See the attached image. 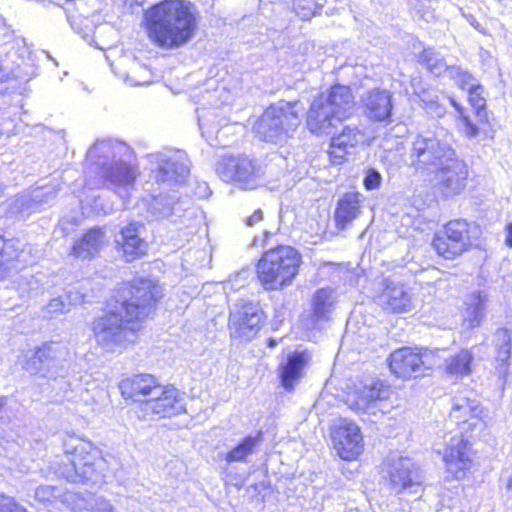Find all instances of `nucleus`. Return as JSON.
Wrapping results in <instances>:
<instances>
[{"label":"nucleus","instance_id":"obj_1","mask_svg":"<svg viewBox=\"0 0 512 512\" xmlns=\"http://www.w3.org/2000/svg\"><path fill=\"white\" fill-rule=\"evenodd\" d=\"M161 296V287L151 279L123 283L116 290L113 308L93 322L96 343L106 352H115L134 342L137 322L154 311Z\"/></svg>","mask_w":512,"mask_h":512},{"label":"nucleus","instance_id":"obj_2","mask_svg":"<svg viewBox=\"0 0 512 512\" xmlns=\"http://www.w3.org/2000/svg\"><path fill=\"white\" fill-rule=\"evenodd\" d=\"M149 37L159 47L176 49L189 42L196 31L198 10L190 1L165 0L146 13Z\"/></svg>","mask_w":512,"mask_h":512},{"label":"nucleus","instance_id":"obj_3","mask_svg":"<svg viewBox=\"0 0 512 512\" xmlns=\"http://www.w3.org/2000/svg\"><path fill=\"white\" fill-rule=\"evenodd\" d=\"M129 154L128 146L110 139L97 141L87 152V161L95 166L104 185L121 197V191L131 188L138 176L137 168L124 159Z\"/></svg>","mask_w":512,"mask_h":512},{"label":"nucleus","instance_id":"obj_4","mask_svg":"<svg viewBox=\"0 0 512 512\" xmlns=\"http://www.w3.org/2000/svg\"><path fill=\"white\" fill-rule=\"evenodd\" d=\"M63 450L69 463L58 473L69 482L87 485L101 484L108 470L107 460L90 441L75 434H67L62 440Z\"/></svg>","mask_w":512,"mask_h":512},{"label":"nucleus","instance_id":"obj_5","mask_svg":"<svg viewBox=\"0 0 512 512\" xmlns=\"http://www.w3.org/2000/svg\"><path fill=\"white\" fill-rule=\"evenodd\" d=\"M301 254L291 246H277L266 251L257 264V277L267 291L290 285L298 274Z\"/></svg>","mask_w":512,"mask_h":512},{"label":"nucleus","instance_id":"obj_6","mask_svg":"<svg viewBox=\"0 0 512 512\" xmlns=\"http://www.w3.org/2000/svg\"><path fill=\"white\" fill-rule=\"evenodd\" d=\"M296 102L281 101L268 107L254 125L261 140L278 143L290 137L300 123Z\"/></svg>","mask_w":512,"mask_h":512},{"label":"nucleus","instance_id":"obj_7","mask_svg":"<svg viewBox=\"0 0 512 512\" xmlns=\"http://www.w3.org/2000/svg\"><path fill=\"white\" fill-rule=\"evenodd\" d=\"M454 156H456V152L452 146L431 131L419 133L409 149L411 166L416 171L428 174L439 170Z\"/></svg>","mask_w":512,"mask_h":512},{"label":"nucleus","instance_id":"obj_8","mask_svg":"<svg viewBox=\"0 0 512 512\" xmlns=\"http://www.w3.org/2000/svg\"><path fill=\"white\" fill-rule=\"evenodd\" d=\"M147 159L151 165V175L158 189L180 187L190 174V160L186 152L165 148L150 153Z\"/></svg>","mask_w":512,"mask_h":512},{"label":"nucleus","instance_id":"obj_9","mask_svg":"<svg viewBox=\"0 0 512 512\" xmlns=\"http://www.w3.org/2000/svg\"><path fill=\"white\" fill-rule=\"evenodd\" d=\"M215 171L223 181L232 182L243 190L255 189L265 174L261 163L246 155L221 157Z\"/></svg>","mask_w":512,"mask_h":512},{"label":"nucleus","instance_id":"obj_10","mask_svg":"<svg viewBox=\"0 0 512 512\" xmlns=\"http://www.w3.org/2000/svg\"><path fill=\"white\" fill-rule=\"evenodd\" d=\"M382 474L384 485L396 494H417L424 481L420 468L412 459L395 454L385 459Z\"/></svg>","mask_w":512,"mask_h":512},{"label":"nucleus","instance_id":"obj_11","mask_svg":"<svg viewBox=\"0 0 512 512\" xmlns=\"http://www.w3.org/2000/svg\"><path fill=\"white\" fill-rule=\"evenodd\" d=\"M439 363L436 353L426 348L402 347L391 353L389 368L399 378L424 376Z\"/></svg>","mask_w":512,"mask_h":512},{"label":"nucleus","instance_id":"obj_12","mask_svg":"<svg viewBox=\"0 0 512 512\" xmlns=\"http://www.w3.org/2000/svg\"><path fill=\"white\" fill-rule=\"evenodd\" d=\"M478 227L464 219L448 222L443 234H436L432 246L439 256L445 259H454L467 251L471 246V239L476 236Z\"/></svg>","mask_w":512,"mask_h":512},{"label":"nucleus","instance_id":"obj_13","mask_svg":"<svg viewBox=\"0 0 512 512\" xmlns=\"http://www.w3.org/2000/svg\"><path fill=\"white\" fill-rule=\"evenodd\" d=\"M70 351L63 342H46L38 347L33 357L28 359L25 369L31 373L46 372V376L56 379L64 377Z\"/></svg>","mask_w":512,"mask_h":512},{"label":"nucleus","instance_id":"obj_14","mask_svg":"<svg viewBox=\"0 0 512 512\" xmlns=\"http://www.w3.org/2000/svg\"><path fill=\"white\" fill-rule=\"evenodd\" d=\"M192 205L188 196H182L177 189H159V193L153 194L147 207L148 216L153 220L172 219L183 216Z\"/></svg>","mask_w":512,"mask_h":512},{"label":"nucleus","instance_id":"obj_15","mask_svg":"<svg viewBox=\"0 0 512 512\" xmlns=\"http://www.w3.org/2000/svg\"><path fill=\"white\" fill-rule=\"evenodd\" d=\"M262 322L263 313L257 305L253 303L243 304L230 313V335L239 341L248 342L257 335Z\"/></svg>","mask_w":512,"mask_h":512},{"label":"nucleus","instance_id":"obj_16","mask_svg":"<svg viewBox=\"0 0 512 512\" xmlns=\"http://www.w3.org/2000/svg\"><path fill=\"white\" fill-rule=\"evenodd\" d=\"M432 174H436V186L439 192L444 197H452L464 190L469 172L465 162L456 155Z\"/></svg>","mask_w":512,"mask_h":512},{"label":"nucleus","instance_id":"obj_17","mask_svg":"<svg viewBox=\"0 0 512 512\" xmlns=\"http://www.w3.org/2000/svg\"><path fill=\"white\" fill-rule=\"evenodd\" d=\"M363 115L371 122L385 126L393 122V94L385 89L374 88L361 96Z\"/></svg>","mask_w":512,"mask_h":512},{"label":"nucleus","instance_id":"obj_18","mask_svg":"<svg viewBox=\"0 0 512 512\" xmlns=\"http://www.w3.org/2000/svg\"><path fill=\"white\" fill-rule=\"evenodd\" d=\"M333 447L344 460L356 459L363 449V438L359 427L347 420L341 421L331 435Z\"/></svg>","mask_w":512,"mask_h":512},{"label":"nucleus","instance_id":"obj_19","mask_svg":"<svg viewBox=\"0 0 512 512\" xmlns=\"http://www.w3.org/2000/svg\"><path fill=\"white\" fill-rule=\"evenodd\" d=\"M144 234V224L138 221H132L122 227L115 236V242L117 246L121 248L127 262H132L146 253L148 244Z\"/></svg>","mask_w":512,"mask_h":512},{"label":"nucleus","instance_id":"obj_20","mask_svg":"<svg viewBox=\"0 0 512 512\" xmlns=\"http://www.w3.org/2000/svg\"><path fill=\"white\" fill-rule=\"evenodd\" d=\"M119 389L124 398L142 403L143 408L150 398L162 393L161 384L151 374H138L123 379L119 383Z\"/></svg>","mask_w":512,"mask_h":512},{"label":"nucleus","instance_id":"obj_21","mask_svg":"<svg viewBox=\"0 0 512 512\" xmlns=\"http://www.w3.org/2000/svg\"><path fill=\"white\" fill-rule=\"evenodd\" d=\"M345 118L331 108L326 100L314 98L307 112L306 124L309 131L316 135L330 134L337 123Z\"/></svg>","mask_w":512,"mask_h":512},{"label":"nucleus","instance_id":"obj_22","mask_svg":"<svg viewBox=\"0 0 512 512\" xmlns=\"http://www.w3.org/2000/svg\"><path fill=\"white\" fill-rule=\"evenodd\" d=\"M161 394L150 398L146 402L145 412L170 417L185 412V393L174 386L161 385Z\"/></svg>","mask_w":512,"mask_h":512},{"label":"nucleus","instance_id":"obj_23","mask_svg":"<svg viewBox=\"0 0 512 512\" xmlns=\"http://www.w3.org/2000/svg\"><path fill=\"white\" fill-rule=\"evenodd\" d=\"M482 409L476 399L458 395L451 399L449 418L459 426L461 433L474 430L480 422Z\"/></svg>","mask_w":512,"mask_h":512},{"label":"nucleus","instance_id":"obj_24","mask_svg":"<svg viewBox=\"0 0 512 512\" xmlns=\"http://www.w3.org/2000/svg\"><path fill=\"white\" fill-rule=\"evenodd\" d=\"M443 460L448 471L456 478H460L469 467L471 461L469 442L464 438L463 433L460 432L459 435L450 438L443 452Z\"/></svg>","mask_w":512,"mask_h":512},{"label":"nucleus","instance_id":"obj_25","mask_svg":"<svg viewBox=\"0 0 512 512\" xmlns=\"http://www.w3.org/2000/svg\"><path fill=\"white\" fill-rule=\"evenodd\" d=\"M389 393V386L380 380H372L370 384H365L356 391L351 408L357 412H370L374 408L376 401L388 398Z\"/></svg>","mask_w":512,"mask_h":512},{"label":"nucleus","instance_id":"obj_26","mask_svg":"<svg viewBox=\"0 0 512 512\" xmlns=\"http://www.w3.org/2000/svg\"><path fill=\"white\" fill-rule=\"evenodd\" d=\"M106 243V233L100 227L89 229L83 236L74 242L71 254L77 258L92 259L102 250Z\"/></svg>","mask_w":512,"mask_h":512},{"label":"nucleus","instance_id":"obj_27","mask_svg":"<svg viewBox=\"0 0 512 512\" xmlns=\"http://www.w3.org/2000/svg\"><path fill=\"white\" fill-rule=\"evenodd\" d=\"M361 198L359 193L349 192L338 200L334 212V220L338 229H347L359 217L362 209Z\"/></svg>","mask_w":512,"mask_h":512},{"label":"nucleus","instance_id":"obj_28","mask_svg":"<svg viewBox=\"0 0 512 512\" xmlns=\"http://www.w3.org/2000/svg\"><path fill=\"white\" fill-rule=\"evenodd\" d=\"M308 362V355L305 351H296L287 356L279 365V377L282 386L286 390H291L303 376V370Z\"/></svg>","mask_w":512,"mask_h":512},{"label":"nucleus","instance_id":"obj_29","mask_svg":"<svg viewBox=\"0 0 512 512\" xmlns=\"http://www.w3.org/2000/svg\"><path fill=\"white\" fill-rule=\"evenodd\" d=\"M326 100L327 104L345 119L348 118L354 109L355 101L349 86L337 84L332 86L326 93L318 96Z\"/></svg>","mask_w":512,"mask_h":512},{"label":"nucleus","instance_id":"obj_30","mask_svg":"<svg viewBox=\"0 0 512 512\" xmlns=\"http://www.w3.org/2000/svg\"><path fill=\"white\" fill-rule=\"evenodd\" d=\"M378 303L393 312H407L410 310L411 297L403 285L389 282L378 296Z\"/></svg>","mask_w":512,"mask_h":512},{"label":"nucleus","instance_id":"obj_31","mask_svg":"<svg viewBox=\"0 0 512 512\" xmlns=\"http://www.w3.org/2000/svg\"><path fill=\"white\" fill-rule=\"evenodd\" d=\"M334 294L329 288L317 290L312 297V313L310 316L311 328L321 329L328 321L329 313L333 308Z\"/></svg>","mask_w":512,"mask_h":512},{"label":"nucleus","instance_id":"obj_32","mask_svg":"<svg viewBox=\"0 0 512 512\" xmlns=\"http://www.w3.org/2000/svg\"><path fill=\"white\" fill-rule=\"evenodd\" d=\"M263 441L264 434L261 430L254 434H248L226 453L225 461L229 464L234 462L248 463L249 457L257 453Z\"/></svg>","mask_w":512,"mask_h":512},{"label":"nucleus","instance_id":"obj_33","mask_svg":"<svg viewBox=\"0 0 512 512\" xmlns=\"http://www.w3.org/2000/svg\"><path fill=\"white\" fill-rule=\"evenodd\" d=\"M85 295L75 288H69L65 294L50 300L45 307V313L49 317H56L59 314L67 313L71 307L84 302Z\"/></svg>","mask_w":512,"mask_h":512},{"label":"nucleus","instance_id":"obj_34","mask_svg":"<svg viewBox=\"0 0 512 512\" xmlns=\"http://www.w3.org/2000/svg\"><path fill=\"white\" fill-rule=\"evenodd\" d=\"M25 256V250L18 251L11 241L6 242L0 236V279L4 278L10 269L20 268L19 264L26 262Z\"/></svg>","mask_w":512,"mask_h":512},{"label":"nucleus","instance_id":"obj_35","mask_svg":"<svg viewBox=\"0 0 512 512\" xmlns=\"http://www.w3.org/2000/svg\"><path fill=\"white\" fill-rule=\"evenodd\" d=\"M487 302L488 295L484 292L477 291L469 295L466 302L467 309L465 320L469 323L470 327H477L481 324Z\"/></svg>","mask_w":512,"mask_h":512},{"label":"nucleus","instance_id":"obj_36","mask_svg":"<svg viewBox=\"0 0 512 512\" xmlns=\"http://www.w3.org/2000/svg\"><path fill=\"white\" fill-rule=\"evenodd\" d=\"M474 355L471 351L463 349L446 359V372L456 378L467 376L471 372Z\"/></svg>","mask_w":512,"mask_h":512},{"label":"nucleus","instance_id":"obj_37","mask_svg":"<svg viewBox=\"0 0 512 512\" xmlns=\"http://www.w3.org/2000/svg\"><path fill=\"white\" fill-rule=\"evenodd\" d=\"M419 63L435 76H440L447 71L448 67L443 56L434 48H425L419 55Z\"/></svg>","mask_w":512,"mask_h":512},{"label":"nucleus","instance_id":"obj_38","mask_svg":"<svg viewBox=\"0 0 512 512\" xmlns=\"http://www.w3.org/2000/svg\"><path fill=\"white\" fill-rule=\"evenodd\" d=\"M364 137L365 134L359 125L346 124L343 126L341 132L334 135L332 138H334L339 145L354 149L364 141Z\"/></svg>","mask_w":512,"mask_h":512},{"label":"nucleus","instance_id":"obj_39","mask_svg":"<svg viewBox=\"0 0 512 512\" xmlns=\"http://www.w3.org/2000/svg\"><path fill=\"white\" fill-rule=\"evenodd\" d=\"M79 512H114L112 505L102 497L89 495L79 499L77 504Z\"/></svg>","mask_w":512,"mask_h":512},{"label":"nucleus","instance_id":"obj_40","mask_svg":"<svg viewBox=\"0 0 512 512\" xmlns=\"http://www.w3.org/2000/svg\"><path fill=\"white\" fill-rule=\"evenodd\" d=\"M57 192L58 190L56 185L48 184L32 189L29 192V195L31 197V201H33V204L37 210L40 205L48 204L52 200H54L57 195Z\"/></svg>","mask_w":512,"mask_h":512},{"label":"nucleus","instance_id":"obj_41","mask_svg":"<svg viewBox=\"0 0 512 512\" xmlns=\"http://www.w3.org/2000/svg\"><path fill=\"white\" fill-rule=\"evenodd\" d=\"M466 90L469 92V102L476 110L477 116L481 121H487L486 100L482 96L483 87L475 83V86H471V89Z\"/></svg>","mask_w":512,"mask_h":512},{"label":"nucleus","instance_id":"obj_42","mask_svg":"<svg viewBox=\"0 0 512 512\" xmlns=\"http://www.w3.org/2000/svg\"><path fill=\"white\" fill-rule=\"evenodd\" d=\"M34 211H36V208L33 201H31L29 192L18 195L11 201L8 207V212L11 215H28Z\"/></svg>","mask_w":512,"mask_h":512},{"label":"nucleus","instance_id":"obj_43","mask_svg":"<svg viewBox=\"0 0 512 512\" xmlns=\"http://www.w3.org/2000/svg\"><path fill=\"white\" fill-rule=\"evenodd\" d=\"M323 4L317 0H293L295 13L303 20H308L319 13Z\"/></svg>","mask_w":512,"mask_h":512},{"label":"nucleus","instance_id":"obj_44","mask_svg":"<svg viewBox=\"0 0 512 512\" xmlns=\"http://www.w3.org/2000/svg\"><path fill=\"white\" fill-rule=\"evenodd\" d=\"M446 73L463 90L471 89V86H475L476 80L474 76L460 66H449Z\"/></svg>","mask_w":512,"mask_h":512},{"label":"nucleus","instance_id":"obj_45","mask_svg":"<svg viewBox=\"0 0 512 512\" xmlns=\"http://www.w3.org/2000/svg\"><path fill=\"white\" fill-rule=\"evenodd\" d=\"M350 148L344 145H339L334 138L331 139L330 149L328 151L329 158L333 164H341L346 155L350 153Z\"/></svg>","mask_w":512,"mask_h":512},{"label":"nucleus","instance_id":"obj_46","mask_svg":"<svg viewBox=\"0 0 512 512\" xmlns=\"http://www.w3.org/2000/svg\"><path fill=\"white\" fill-rule=\"evenodd\" d=\"M497 356L496 361L498 365L496 369L501 377H505L507 375L508 370V361L511 355V348H496Z\"/></svg>","mask_w":512,"mask_h":512},{"label":"nucleus","instance_id":"obj_47","mask_svg":"<svg viewBox=\"0 0 512 512\" xmlns=\"http://www.w3.org/2000/svg\"><path fill=\"white\" fill-rule=\"evenodd\" d=\"M381 182H382V176L377 169H375V168L367 169L364 179H363L364 187L367 190H374V189L379 188L381 185Z\"/></svg>","mask_w":512,"mask_h":512},{"label":"nucleus","instance_id":"obj_48","mask_svg":"<svg viewBox=\"0 0 512 512\" xmlns=\"http://www.w3.org/2000/svg\"><path fill=\"white\" fill-rule=\"evenodd\" d=\"M0 512H27L14 498L0 494Z\"/></svg>","mask_w":512,"mask_h":512},{"label":"nucleus","instance_id":"obj_49","mask_svg":"<svg viewBox=\"0 0 512 512\" xmlns=\"http://www.w3.org/2000/svg\"><path fill=\"white\" fill-rule=\"evenodd\" d=\"M496 348H511L512 331L507 328H499L495 333Z\"/></svg>","mask_w":512,"mask_h":512},{"label":"nucleus","instance_id":"obj_50","mask_svg":"<svg viewBox=\"0 0 512 512\" xmlns=\"http://www.w3.org/2000/svg\"><path fill=\"white\" fill-rule=\"evenodd\" d=\"M57 489L54 486L42 485L35 490V498L39 502H51L55 497Z\"/></svg>","mask_w":512,"mask_h":512},{"label":"nucleus","instance_id":"obj_51","mask_svg":"<svg viewBox=\"0 0 512 512\" xmlns=\"http://www.w3.org/2000/svg\"><path fill=\"white\" fill-rule=\"evenodd\" d=\"M463 131L466 136L471 138L479 134V128L468 117H463Z\"/></svg>","mask_w":512,"mask_h":512},{"label":"nucleus","instance_id":"obj_52","mask_svg":"<svg viewBox=\"0 0 512 512\" xmlns=\"http://www.w3.org/2000/svg\"><path fill=\"white\" fill-rule=\"evenodd\" d=\"M263 219V212L261 209H257L254 213L246 219V225L249 227L254 226L256 223Z\"/></svg>","mask_w":512,"mask_h":512},{"label":"nucleus","instance_id":"obj_53","mask_svg":"<svg viewBox=\"0 0 512 512\" xmlns=\"http://www.w3.org/2000/svg\"><path fill=\"white\" fill-rule=\"evenodd\" d=\"M506 232H507V235H506L505 243L508 247L512 248V222L506 226Z\"/></svg>","mask_w":512,"mask_h":512},{"label":"nucleus","instance_id":"obj_54","mask_svg":"<svg viewBox=\"0 0 512 512\" xmlns=\"http://www.w3.org/2000/svg\"><path fill=\"white\" fill-rule=\"evenodd\" d=\"M11 78V73L4 70L2 66H0V83H4Z\"/></svg>","mask_w":512,"mask_h":512},{"label":"nucleus","instance_id":"obj_55","mask_svg":"<svg viewBox=\"0 0 512 512\" xmlns=\"http://www.w3.org/2000/svg\"><path fill=\"white\" fill-rule=\"evenodd\" d=\"M449 100L457 111L462 112V107L454 100V98H449Z\"/></svg>","mask_w":512,"mask_h":512},{"label":"nucleus","instance_id":"obj_56","mask_svg":"<svg viewBox=\"0 0 512 512\" xmlns=\"http://www.w3.org/2000/svg\"><path fill=\"white\" fill-rule=\"evenodd\" d=\"M276 344H277V341H276L275 339L270 338V339L268 340V345H269L270 347H275V346H276Z\"/></svg>","mask_w":512,"mask_h":512},{"label":"nucleus","instance_id":"obj_57","mask_svg":"<svg viewBox=\"0 0 512 512\" xmlns=\"http://www.w3.org/2000/svg\"><path fill=\"white\" fill-rule=\"evenodd\" d=\"M6 403V398L5 397H0V408H2Z\"/></svg>","mask_w":512,"mask_h":512},{"label":"nucleus","instance_id":"obj_58","mask_svg":"<svg viewBox=\"0 0 512 512\" xmlns=\"http://www.w3.org/2000/svg\"><path fill=\"white\" fill-rule=\"evenodd\" d=\"M507 485L509 489H512V475L508 478Z\"/></svg>","mask_w":512,"mask_h":512},{"label":"nucleus","instance_id":"obj_59","mask_svg":"<svg viewBox=\"0 0 512 512\" xmlns=\"http://www.w3.org/2000/svg\"><path fill=\"white\" fill-rule=\"evenodd\" d=\"M3 190H4V189H3V186H2V184L0 183V195L3 193Z\"/></svg>","mask_w":512,"mask_h":512}]
</instances>
